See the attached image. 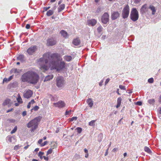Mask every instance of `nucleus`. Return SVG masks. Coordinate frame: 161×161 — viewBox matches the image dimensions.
I'll use <instances>...</instances> for the list:
<instances>
[{
  "instance_id": "nucleus-52",
  "label": "nucleus",
  "mask_w": 161,
  "mask_h": 161,
  "mask_svg": "<svg viewBox=\"0 0 161 161\" xmlns=\"http://www.w3.org/2000/svg\"><path fill=\"white\" fill-rule=\"evenodd\" d=\"M71 111V110H70L69 111H68L67 110H66L65 112V115H68L69 113Z\"/></svg>"
},
{
  "instance_id": "nucleus-48",
  "label": "nucleus",
  "mask_w": 161,
  "mask_h": 161,
  "mask_svg": "<svg viewBox=\"0 0 161 161\" xmlns=\"http://www.w3.org/2000/svg\"><path fill=\"white\" fill-rule=\"evenodd\" d=\"M50 8V7L49 6L48 7H44V9L45 10V11H47V10L49 9Z\"/></svg>"
},
{
  "instance_id": "nucleus-23",
  "label": "nucleus",
  "mask_w": 161,
  "mask_h": 161,
  "mask_svg": "<svg viewBox=\"0 0 161 161\" xmlns=\"http://www.w3.org/2000/svg\"><path fill=\"white\" fill-rule=\"evenodd\" d=\"M87 102L90 107H92L93 105V102L91 98H88L87 100Z\"/></svg>"
},
{
  "instance_id": "nucleus-59",
  "label": "nucleus",
  "mask_w": 161,
  "mask_h": 161,
  "mask_svg": "<svg viewBox=\"0 0 161 161\" xmlns=\"http://www.w3.org/2000/svg\"><path fill=\"white\" fill-rule=\"evenodd\" d=\"M13 110V108H11V109L8 110L6 112L7 113H9V112H10L11 111H12Z\"/></svg>"
},
{
  "instance_id": "nucleus-13",
  "label": "nucleus",
  "mask_w": 161,
  "mask_h": 161,
  "mask_svg": "<svg viewBox=\"0 0 161 161\" xmlns=\"http://www.w3.org/2000/svg\"><path fill=\"white\" fill-rule=\"evenodd\" d=\"M32 94V92L29 89L24 94L23 96L25 98H29L31 97Z\"/></svg>"
},
{
  "instance_id": "nucleus-50",
  "label": "nucleus",
  "mask_w": 161,
  "mask_h": 161,
  "mask_svg": "<svg viewBox=\"0 0 161 161\" xmlns=\"http://www.w3.org/2000/svg\"><path fill=\"white\" fill-rule=\"evenodd\" d=\"M109 148H108L106 151L105 153L104 154V155L105 156H106L108 155V150Z\"/></svg>"
},
{
  "instance_id": "nucleus-11",
  "label": "nucleus",
  "mask_w": 161,
  "mask_h": 161,
  "mask_svg": "<svg viewBox=\"0 0 161 161\" xmlns=\"http://www.w3.org/2000/svg\"><path fill=\"white\" fill-rule=\"evenodd\" d=\"M53 105L55 107H58L59 108H62L65 106V104L64 102L60 101L56 103H54Z\"/></svg>"
},
{
  "instance_id": "nucleus-3",
  "label": "nucleus",
  "mask_w": 161,
  "mask_h": 161,
  "mask_svg": "<svg viewBox=\"0 0 161 161\" xmlns=\"http://www.w3.org/2000/svg\"><path fill=\"white\" fill-rule=\"evenodd\" d=\"M52 68L59 71L65 69L66 66V63L64 61H61L59 63H58L57 61H53L52 62Z\"/></svg>"
},
{
  "instance_id": "nucleus-44",
  "label": "nucleus",
  "mask_w": 161,
  "mask_h": 161,
  "mask_svg": "<svg viewBox=\"0 0 161 161\" xmlns=\"http://www.w3.org/2000/svg\"><path fill=\"white\" fill-rule=\"evenodd\" d=\"M8 81H8V79L6 78H4L3 80V82H8Z\"/></svg>"
},
{
  "instance_id": "nucleus-5",
  "label": "nucleus",
  "mask_w": 161,
  "mask_h": 161,
  "mask_svg": "<svg viewBox=\"0 0 161 161\" xmlns=\"http://www.w3.org/2000/svg\"><path fill=\"white\" fill-rule=\"evenodd\" d=\"M139 18L138 12L136 9L135 8L132 9L130 14V18L133 21L137 20Z\"/></svg>"
},
{
  "instance_id": "nucleus-4",
  "label": "nucleus",
  "mask_w": 161,
  "mask_h": 161,
  "mask_svg": "<svg viewBox=\"0 0 161 161\" xmlns=\"http://www.w3.org/2000/svg\"><path fill=\"white\" fill-rule=\"evenodd\" d=\"M30 74L31 75L30 76L29 83L35 84L37 82L39 79V76L36 73L32 71H30Z\"/></svg>"
},
{
  "instance_id": "nucleus-61",
  "label": "nucleus",
  "mask_w": 161,
  "mask_h": 161,
  "mask_svg": "<svg viewBox=\"0 0 161 161\" xmlns=\"http://www.w3.org/2000/svg\"><path fill=\"white\" fill-rule=\"evenodd\" d=\"M119 89H117L116 92L119 95H120V94L119 92Z\"/></svg>"
},
{
  "instance_id": "nucleus-47",
  "label": "nucleus",
  "mask_w": 161,
  "mask_h": 161,
  "mask_svg": "<svg viewBox=\"0 0 161 161\" xmlns=\"http://www.w3.org/2000/svg\"><path fill=\"white\" fill-rule=\"evenodd\" d=\"M30 25L29 24H27L25 26V28L26 29H28L30 28Z\"/></svg>"
},
{
  "instance_id": "nucleus-19",
  "label": "nucleus",
  "mask_w": 161,
  "mask_h": 161,
  "mask_svg": "<svg viewBox=\"0 0 161 161\" xmlns=\"http://www.w3.org/2000/svg\"><path fill=\"white\" fill-rule=\"evenodd\" d=\"M65 7V5L64 4H60L58 8V13H60L64 9Z\"/></svg>"
},
{
  "instance_id": "nucleus-10",
  "label": "nucleus",
  "mask_w": 161,
  "mask_h": 161,
  "mask_svg": "<svg viewBox=\"0 0 161 161\" xmlns=\"http://www.w3.org/2000/svg\"><path fill=\"white\" fill-rule=\"evenodd\" d=\"M56 43V41L53 37L48 39L47 41V45L48 46H53Z\"/></svg>"
},
{
  "instance_id": "nucleus-55",
  "label": "nucleus",
  "mask_w": 161,
  "mask_h": 161,
  "mask_svg": "<svg viewBox=\"0 0 161 161\" xmlns=\"http://www.w3.org/2000/svg\"><path fill=\"white\" fill-rule=\"evenodd\" d=\"M43 158L44 160L48 161V158L47 157H46L45 156H43Z\"/></svg>"
},
{
  "instance_id": "nucleus-8",
  "label": "nucleus",
  "mask_w": 161,
  "mask_h": 161,
  "mask_svg": "<svg viewBox=\"0 0 161 161\" xmlns=\"http://www.w3.org/2000/svg\"><path fill=\"white\" fill-rule=\"evenodd\" d=\"M30 71H28L24 73L21 76V79L22 81L24 82H28L29 83V80L30 79V76L31 75L30 74Z\"/></svg>"
},
{
  "instance_id": "nucleus-25",
  "label": "nucleus",
  "mask_w": 161,
  "mask_h": 161,
  "mask_svg": "<svg viewBox=\"0 0 161 161\" xmlns=\"http://www.w3.org/2000/svg\"><path fill=\"white\" fill-rule=\"evenodd\" d=\"M18 97L17 98V100L18 103H23V101L21 98L20 95L18 94L17 95Z\"/></svg>"
},
{
  "instance_id": "nucleus-1",
  "label": "nucleus",
  "mask_w": 161,
  "mask_h": 161,
  "mask_svg": "<svg viewBox=\"0 0 161 161\" xmlns=\"http://www.w3.org/2000/svg\"><path fill=\"white\" fill-rule=\"evenodd\" d=\"M62 60L60 54L57 53L51 54L48 52L44 53L42 57L40 58L38 61V63L40 66L41 70H47L50 67L52 66L51 62L53 61L57 62Z\"/></svg>"
},
{
  "instance_id": "nucleus-20",
  "label": "nucleus",
  "mask_w": 161,
  "mask_h": 161,
  "mask_svg": "<svg viewBox=\"0 0 161 161\" xmlns=\"http://www.w3.org/2000/svg\"><path fill=\"white\" fill-rule=\"evenodd\" d=\"M64 59L67 61L69 62L72 59V57L70 55H65L64 57Z\"/></svg>"
},
{
  "instance_id": "nucleus-32",
  "label": "nucleus",
  "mask_w": 161,
  "mask_h": 161,
  "mask_svg": "<svg viewBox=\"0 0 161 161\" xmlns=\"http://www.w3.org/2000/svg\"><path fill=\"white\" fill-rule=\"evenodd\" d=\"M96 120H92L89 123V125L90 126H92L94 125Z\"/></svg>"
},
{
  "instance_id": "nucleus-34",
  "label": "nucleus",
  "mask_w": 161,
  "mask_h": 161,
  "mask_svg": "<svg viewBox=\"0 0 161 161\" xmlns=\"http://www.w3.org/2000/svg\"><path fill=\"white\" fill-rule=\"evenodd\" d=\"M9 100H5V101L3 102V105L4 106H5L8 104L9 103Z\"/></svg>"
},
{
  "instance_id": "nucleus-17",
  "label": "nucleus",
  "mask_w": 161,
  "mask_h": 161,
  "mask_svg": "<svg viewBox=\"0 0 161 161\" xmlns=\"http://www.w3.org/2000/svg\"><path fill=\"white\" fill-rule=\"evenodd\" d=\"M87 22L89 25L94 26L96 24L97 21L95 19H93L88 20Z\"/></svg>"
},
{
  "instance_id": "nucleus-12",
  "label": "nucleus",
  "mask_w": 161,
  "mask_h": 161,
  "mask_svg": "<svg viewBox=\"0 0 161 161\" xmlns=\"http://www.w3.org/2000/svg\"><path fill=\"white\" fill-rule=\"evenodd\" d=\"M36 50V46L31 47L27 50V52L29 55H32Z\"/></svg>"
},
{
  "instance_id": "nucleus-24",
  "label": "nucleus",
  "mask_w": 161,
  "mask_h": 161,
  "mask_svg": "<svg viewBox=\"0 0 161 161\" xmlns=\"http://www.w3.org/2000/svg\"><path fill=\"white\" fill-rule=\"evenodd\" d=\"M122 99L121 97H119L118 98L117 100V104L116 106L117 108H119L121 105Z\"/></svg>"
},
{
  "instance_id": "nucleus-57",
  "label": "nucleus",
  "mask_w": 161,
  "mask_h": 161,
  "mask_svg": "<svg viewBox=\"0 0 161 161\" xmlns=\"http://www.w3.org/2000/svg\"><path fill=\"white\" fill-rule=\"evenodd\" d=\"M141 0H135L134 2L136 3H139Z\"/></svg>"
},
{
  "instance_id": "nucleus-29",
  "label": "nucleus",
  "mask_w": 161,
  "mask_h": 161,
  "mask_svg": "<svg viewBox=\"0 0 161 161\" xmlns=\"http://www.w3.org/2000/svg\"><path fill=\"white\" fill-rule=\"evenodd\" d=\"M144 150L145 152L149 153L151 152V150L150 148L147 147H144Z\"/></svg>"
},
{
  "instance_id": "nucleus-2",
  "label": "nucleus",
  "mask_w": 161,
  "mask_h": 161,
  "mask_svg": "<svg viewBox=\"0 0 161 161\" xmlns=\"http://www.w3.org/2000/svg\"><path fill=\"white\" fill-rule=\"evenodd\" d=\"M42 118V116H40L36 117L27 124V126L28 128H31L30 129L31 132H34L37 128L38 123L40 121Z\"/></svg>"
},
{
  "instance_id": "nucleus-18",
  "label": "nucleus",
  "mask_w": 161,
  "mask_h": 161,
  "mask_svg": "<svg viewBox=\"0 0 161 161\" xmlns=\"http://www.w3.org/2000/svg\"><path fill=\"white\" fill-rule=\"evenodd\" d=\"M73 43L75 46H78L80 43V41L78 38H76L74 39Z\"/></svg>"
},
{
  "instance_id": "nucleus-21",
  "label": "nucleus",
  "mask_w": 161,
  "mask_h": 161,
  "mask_svg": "<svg viewBox=\"0 0 161 161\" xmlns=\"http://www.w3.org/2000/svg\"><path fill=\"white\" fill-rule=\"evenodd\" d=\"M53 77V75H48L45 77L44 81H46L49 80H50L52 79Z\"/></svg>"
},
{
  "instance_id": "nucleus-58",
  "label": "nucleus",
  "mask_w": 161,
  "mask_h": 161,
  "mask_svg": "<svg viewBox=\"0 0 161 161\" xmlns=\"http://www.w3.org/2000/svg\"><path fill=\"white\" fill-rule=\"evenodd\" d=\"M31 107V104L30 103H29L27 105V108H30Z\"/></svg>"
},
{
  "instance_id": "nucleus-63",
  "label": "nucleus",
  "mask_w": 161,
  "mask_h": 161,
  "mask_svg": "<svg viewBox=\"0 0 161 161\" xmlns=\"http://www.w3.org/2000/svg\"><path fill=\"white\" fill-rule=\"evenodd\" d=\"M117 147H115V148H114L113 149V151L114 152H115L117 150Z\"/></svg>"
},
{
  "instance_id": "nucleus-16",
  "label": "nucleus",
  "mask_w": 161,
  "mask_h": 161,
  "mask_svg": "<svg viewBox=\"0 0 161 161\" xmlns=\"http://www.w3.org/2000/svg\"><path fill=\"white\" fill-rule=\"evenodd\" d=\"M147 8V5L146 4L143 5L140 9V12L142 14L145 13Z\"/></svg>"
},
{
  "instance_id": "nucleus-62",
  "label": "nucleus",
  "mask_w": 161,
  "mask_h": 161,
  "mask_svg": "<svg viewBox=\"0 0 161 161\" xmlns=\"http://www.w3.org/2000/svg\"><path fill=\"white\" fill-rule=\"evenodd\" d=\"M19 103L18 102V103H15L14 105L16 106H19Z\"/></svg>"
},
{
  "instance_id": "nucleus-33",
  "label": "nucleus",
  "mask_w": 161,
  "mask_h": 161,
  "mask_svg": "<svg viewBox=\"0 0 161 161\" xmlns=\"http://www.w3.org/2000/svg\"><path fill=\"white\" fill-rule=\"evenodd\" d=\"M57 146V144L55 142H52L51 143V147L53 148H56Z\"/></svg>"
},
{
  "instance_id": "nucleus-45",
  "label": "nucleus",
  "mask_w": 161,
  "mask_h": 161,
  "mask_svg": "<svg viewBox=\"0 0 161 161\" xmlns=\"http://www.w3.org/2000/svg\"><path fill=\"white\" fill-rule=\"evenodd\" d=\"M136 104L139 106H141L142 104V103L141 102L138 101L136 102Z\"/></svg>"
},
{
  "instance_id": "nucleus-64",
  "label": "nucleus",
  "mask_w": 161,
  "mask_h": 161,
  "mask_svg": "<svg viewBox=\"0 0 161 161\" xmlns=\"http://www.w3.org/2000/svg\"><path fill=\"white\" fill-rule=\"evenodd\" d=\"M39 150V148H37L35 149L34 151L37 152Z\"/></svg>"
},
{
  "instance_id": "nucleus-14",
  "label": "nucleus",
  "mask_w": 161,
  "mask_h": 161,
  "mask_svg": "<svg viewBox=\"0 0 161 161\" xmlns=\"http://www.w3.org/2000/svg\"><path fill=\"white\" fill-rule=\"evenodd\" d=\"M120 14L118 11H114L111 15V18L112 20H115L117 19L119 16Z\"/></svg>"
},
{
  "instance_id": "nucleus-54",
  "label": "nucleus",
  "mask_w": 161,
  "mask_h": 161,
  "mask_svg": "<svg viewBox=\"0 0 161 161\" xmlns=\"http://www.w3.org/2000/svg\"><path fill=\"white\" fill-rule=\"evenodd\" d=\"M29 103H30L31 104H33L35 103V101H34V100L33 99H32L31 100L30 102H29Z\"/></svg>"
},
{
  "instance_id": "nucleus-36",
  "label": "nucleus",
  "mask_w": 161,
  "mask_h": 161,
  "mask_svg": "<svg viewBox=\"0 0 161 161\" xmlns=\"http://www.w3.org/2000/svg\"><path fill=\"white\" fill-rule=\"evenodd\" d=\"M39 108V107L38 106H36L33 107V108L32 110H33L35 111H36L38 110Z\"/></svg>"
},
{
  "instance_id": "nucleus-26",
  "label": "nucleus",
  "mask_w": 161,
  "mask_h": 161,
  "mask_svg": "<svg viewBox=\"0 0 161 161\" xmlns=\"http://www.w3.org/2000/svg\"><path fill=\"white\" fill-rule=\"evenodd\" d=\"M54 13V11L52 10H49L47 11L46 13V15L48 16H50L52 15Z\"/></svg>"
},
{
  "instance_id": "nucleus-60",
  "label": "nucleus",
  "mask_w": 161,
  "mask_h": 161,
  "mask_svg": "<svg viewBox=\"0 0 161 161\" xmlns=\"http://www.w3.org/2000/svg\"><path fill=\"white\" fill-rule=\"evenodd\" d=\"M158 102L161 103V95H160L158 98Z\"/></svg>"
},
{
  "instance_id": "nucleus-56",
  "label": "nucleus",
  "mask_w": 161,
  "mask_h": 161,
  "mask_svg": "<svg viewBox=\"0 0 161 161\" xmlns=\"http://www.w3.org/2000/svg\"><path fill=\"white\" fill-rule=\"evenodd\" d=\"M26 112L25 111H23L22 113V115L24 116L26 115Z\"/></svg>"
},
{
  "instance_id": "nucleus-41",
  "label": "nucleus",
  "mask_w": 161,
  "mask_h": 161,
  "mask_svg": "<svg viewBox=\"0 0 161 161\" xmlns=\"http://www.w3.org/2000/svg\"><path fill=\"white\" fill-rule=\"evenodd\" d=\"M12 71L13 73H19V72L18 71L17 69H13L11 70Z\"/></svg>"
},
{
  "instance_id": "nucleus-15",
  "label": "nucleus",
  "mask_w": 161,
  "mask_h": 161,
  "mask_svg": "<svg viewBox=\"0 0 161 161\" xmlns=\"http://www.w3.org/2000/svg\"><path fill=\"white\" fill-rule=\"evenodd\" d=\"M149 8L152 11V14L153 15L155 14L156 12V9L155 7L153 5H150L149 7Z\"/></svg>"
},
{
  "instance_id": "nucleus-46",
  "label": "nucleus",
  "mask_w": 161,
  "mask_h": 161,
  "mask_svg": "<svg viewBox=\"0 0 161 161\" xmlns=\"http://www.w3.org/2000/svg\"><path fill=\"white\" fill-rule=\"evenodd\" d=\"M47 143V141H45L43 143H42L41 144V146L43 147L46 145Z\"/></svg>"
},
{
  "instance_id": "nucleus-53",
  "label": "nucleus",
  "mask_w": 161,
  "mask_h": 161,
  "mask_svg": "<svg viewBox=\"0 0 161 161\" xmlns=\"http://www.w3.org/2000/svg\"><path fill=\"white\" fill-rule=\"evenodd\" d=\"M42 139H40L38 140V142L39 144L41 145L42 144Z\"/></svg>"
},
{
  "instance_id": "nucleus-38",
  "label": "nucleus",
  "mask_w": 161,
  "mask_h": 161,
  "mask_svg": "<svg viewBox=\"0 0 161 161\" xmlns=\"http://www.w3.org/2000/svg\"><path fill=\"white\" fill-rule=\"evenodd\" d=\"M119 88L121 89L122 90H126V89L125 88V86L122 85H119Z\"/></svg>"
},
{
  "instance_id": "nucleus-40",
  "label": "nucleus",
  "mask_w": 161,
  "mask_h": 161,
  "mask_svg": "<svg viewBox=\"0 0 161 161\" xmlns=\"http://www.w3.org/2000/svg\"><path fill=\"white\" fill-rule=\"evenodd\" d=\"M154 81L153 79L152 78H149L148 80V82L150 83H153Z\"/></svg>"
},
{
  "instance_id": "nucleus-49",
  "label": "nucleus",
  "mask_w": 161,
  "mask_h": 161,
  "mask_svg": "<svg viewBox=\"0 0 161 161\" xmlns=\"http://www.w3.org/2000/svg\"><path fill=\"white\" fill-rule=\"evenodd\" d=\"M109 80H110V79L109 78H107L106 79V81L105 82V85H107L108 84V83L109 81Z\"/></svg>"
},
{
  "instance_id": "nucleus-30",
  "label": "nucleus",
  "mask_w": 161,
  "mask_h": 161,
  "mask_svg": "<svg viewBox=\"0 0 161 161\" xmlns=\"http://www.w3.org/2000/svg\"><path fill=\"white\" fill-rule=\"evenodd\" d=\"M17 126H16L14 127V129L11 131V134H13V133H14L16 132V131H17Z\"/></svg>"
},
{
  "instance_id": "nucleus-42",
  "label": "nucleus",
  "mask_w": 161,
  "mask_h": 161,
  "mask_svg": "<svg viewBox=\"0 0 161 161\" xmlns=\"http://www.w3.org/2000/svg\"><path fill=\"white\" fill-rule=\"evenodd\" d=\"M77 118L76 117H74L72 118H71L70 119V121H73L74 120H76L77 119Z\"/></svg>"
},
{
  "instance_id": "nucleus-28",
  "label": "nucleus",
  "mask_w": 161,
  "mask_h": 161,
  "mask_svg": "<svg viewBox=\"0 0 161 161\" xmlns=\"http://www.w3.org/2000/svg\"><path fill=\"white\" fill-rule=\"evenodd\" d=\"M148 103L151 104L153 105L155 102V100L154 99H150L148 100Z\"/></svg>"
},
{
  "instance_id": "nucleus-43",
  "label": "nucleus",
  "mask_w": 161,
  "mask_h": 161,
  "mask_svg": "<svg viewBox=\"0 0 161 161\" xmlns=\"http://www.w3.org/2000/svg\"><path fill=\"white\" fill-rule=\"evenodd\" d=\"M20 147V146H19V145H16L14 146V150H17L19 149Z\"/></svg>"
},
{
  "instance_id": "nucleus-37",
  "label": "nucleus",
  "mask_w": 161,
  "mask_h": 161,
  "mask_svg": "<svg viewBox=\"0 0 161 161\" xmlns=\"http://www.w3.org/2000/svg\"><path fill=\"white\" fill-rule=\"evenodd\" d=\"M103 28L102 26H99L97 28V31L99 33L101 32L102 31Z\"/></svg>"
},
{
  "instance_id": "nucleus-9",
  "label": "nucleus",
  "mask_w": 161,
  "mask_h": 161,
  "mask_svg": "<svg viewBox=\"0 0 161 161\" xmlns=\"http://www.w3.org/2000/svg\"><path fill=\"white\" fill-rule=\"evenodd\" d=\"M101 19L103 23L104 24H107L109 19V14L107 13H105L103 14Z\"/></svg>"
},
{
  "instance_id": "nucleus-39",
  "label": "nucleus",
  "mask_w": 161,
  "mask_h": 161,
  "mask_svg": "<svg viewBox=\"0 0 161 161\" xmlns=\"http://www.w3.org/2000/svg\"><path fill=\"white\" fill-rule=\"evenodd\" d=\"M44 154V153L43 152L40 151L38 154V156L39 157H41V156H42Z\"/></svg>"
},
{
  "instance_id": "nucleus-6",
  "label": "nucleus",
  "mask_w": 161,
  "mask_h": 161,
  "mask_svg": "<svg viewBox=\"0 0 161 161\" xmlns=\"http://www.w3.org/2000/svg\"><path fill=\"white\" fill-rule=\"evenodd\" d=\"M130 13V8L128 5H125L123 8L122 11V16L123 19L127 18Z\"/></svg>"
},
{
  "instance_id": "nucleus-7",
  "label": "nucleus",
  "mask_w": 161,
  "mask_h": 161,
  "mask_svg": "<svg viewBox=\"0 0 161 161\" xmlns=\"http://www.w3.org/2000/svg\"><path fill=\"white\" fill-rule=\"evenodd\" d=\"M56 85L58 87H63L64 84V81L63 77L61 76H58L56 79Z\"/></svg>"
},
{
  "instance_id": "nucleus-35",
  "label": "nucleus",
  "mask_w": 161,
  "mask_h": 161,
  "mask_svg": "<svg viewBox=\"0 0 161 161\" xmlns=\"http://www.w3.org/2000/svg\"><path fill=\"white\" fill-rule=\"evenodd\" d=\"M53 151V149L52 148H50L47 151V155H48V154H50L52 153V152Z\"/></svg>"
},
{
  "instance_id": "nucleus-27",
  "label": "nucleus",
  "mask_w": 161,
  "mask_h": 161,
  "mask_svg": "<svg viewBox=\"0 0 161 161\" xmlns=\"http://www.w3.org/2000/svg\"><path fill=\"white\" fill-rule=\"evenodd\" d=\"M24 56L23 55H19L17 58V59L18 60L20 61H23L24 60Z\"/></svg>"
},
{
  "instance_id": "nucleus-51",
  "label": "nucleus",
  "mask_w": 161,
  "mask_h": 161,
  "mask_svg": "<svg viewBox=\"0 0 161 161\" xmlns=\"http://www.w3.org/2000/svg\"><path fill=\"white\" fill-rule=\"evenodd\" d=\"M13 75H12L11 76H9V77L8 78V81H10V80H11L12 79H13Z\"/></svg>"
},
{
  "instance_id": "nucleus-22",
  "label": "nucleus",
  "mask_w": 161,
  "mask_h": 161,
  "mask_svg": "<svg viewBox=\"0 0 161 161\" xmlns=\"http://www.w3.org/2000/svg\"><path fill=\"white\" fill-rule=\"evenodd\" d=\"M60 33L62 36L64 37L67 38L68 36V34L67 32L64 30H62L60 31Z\"/></svg>"
},
{
  "instance_id": "nucleus-31",
  "label": "nucleus",
  "mask_w": 161,
  "mask_h": 161,
  "mask_svg": "<svg viewBox=\"0 0 161 161\" xmlns=\"http://www.w3.org/2000/svg\"><path fill=\"white\" fill-rule=\"evenodd\" d=\"M76 130H77L78 133L79 134H80L82 131V129L80 127H78L76 129Z\"/></svg>"
}]
</instances>
